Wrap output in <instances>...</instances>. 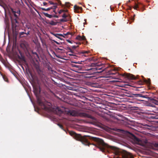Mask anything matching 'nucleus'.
<instances>
[{"label":"nucleus","mask_w":158,"mask_h":158,"mask_svg":"<svg viewBox=\"0 0 158 158\" xmlns=\"http://www.w3.org/2000/svg\"><path fill=\"white\" fill-rule=\"evenodd\" d=\"M70 134L73 136L75 139L77 140L81 141L83 144L85 145L89 146L91 145L88 139L86 138V137H89V139L96 142L95 145L100 150L103 152H110L112 150H114V147L109 146L105 143L103 140L99 138L90 136L88 135H84L83 136L79 134H76L73 131H71L69 132Z\"/></svg>","instance_id":"obj_1"},{"label":"nucleus","mask_w":158,"mask_h":158,"mask_svg":"<svg viewBox=\"0 0 158 158\" xmlns=\"http://www.w3.org/2000/svg\"><path fill=\"white\" fill-rule=\"evenodd\" d=\"M106 72L108 73V74L110 75H116V76L120 75L115 69L114 68L109 67L108 66ZM120 75L129 79L136 80L137 79L136 77L135 76L130 73H124Z\"/></svg>","instance_id":"obj_2"},{"label":"nucleus","mask_w":158,"mask_h":158,"mask_svg":"<svg viewBox=\"0 0 158 158\" xmlns=\"http://www.w3.org/2000/svg\"><path fill=\"white\" fill-rule=\"evenodd\" d=\"M11 11L15 17V19H11L12 27L13 30H16L17 27L20 25V22L18 20V16L20 15V10L19 9H18L17 11H15L13 9L11 8Z\"/></svg>","instance_id":"obj_3"},{"label":"nucleus","mask_w":158,"mask_h":158,"mask_svg":"<svg viewBox=\"0 0 158 158\" xmlns=\"http://www.w3.org/2000/svg\"><path fill=\"white\" fill-rule=\"evenodd\" d=\"M34 66L36 70L40 79L42 82L43 84L46 85L47 83L46 80L47 77L44 74V73L40 69L38 64L34 63Z\"/></svg>","instance_id":"obj_4"},{"label":"nucleus","mask_w":158,"mask_h":158,"mask_svg":"<svg viewBox=\"0 0 158 158\" xmlns=\"http://www.w3.org/2000/svg\"><path fill=\"white\" fill-rule=\"evenodd\" d=\"M91 66H94L95 67L94 68H90L89 69H88V70H92L94 72L91 73L92 74H93L95 72V71L97 70H101V71H99V72H101L103 71H106L107 70V66L108 65H106L105 66L103 64L101 63H93L91 64Z\"/></svg>","instance_id":"obj_5"},{"label":"nucleus","mask_w":158,"mask_h":158,"mask_svg":"<svg viewBox=\"0 0 158 158\" xmlns=\"http://www.w3.org/2000/svg\"><path fill=\"white\" fill-rule=\"evenodd\" d=\"M34 92L37 101V102L39 105L42 107V108L44 110L47 109L46 106V102H44L41 99L39 95L40 93V90L39 88L37 87H34Z\"/></svg>","instance_id":"obj_6"},{"label":"nucleus","mask_w":158,"mask_h":158,"mask_svg":"<svg viewBox=\"0 0 158 158\" xmlns=\"http://www.w3.org/2000/svg\"><path fill=\"white\" fill-rule=\"evenodd\" d=\"M122 155L123 158H134L131 154L124 150L122 152Z\"/></svg>","instance_id":"obj_7"},{"label":"nucleus","mask_w":158,"mask_h":158,"mask_svg":"<svg viewBox=\"0 0 158 158\" xmlns=\"http://www.w3.org/2000/svg\"><path fill=\"white\" fill-rule=\"evenodd\" d=\"M67 114L70 116H75L77 115V113L73 110H69L67 112Z\"/></svg>","instance_id":"obj_8"},{"label":"nucleus","mask_w":158,"mask_h":158,"mask_svg":"<svg viewBox=\"0 0 158 158\" xmlns=\"http://www.w3.org/2000/svg\"><path fill=\"white\" fill-rule=\"evenodd\" d=\"M74 11L79 13L82 10V8L81 7H79L77 5H75L74 6Z\"/></svg>","instance_id":"obj_9"},{"label":"nucleus","mask_w":158,"mask_h":158,"mask_svg":"<svg viewBox=\"0 0 158 158\" xmlns=\"http://www.w3.org/2000/svg\"><path fill=\"white\" fill-rule=\"evenodd\" d=\"M130 135V137L134 141L136 142H139L140 140L139 139L137 138L136 136H135L133 134L129 132H128Z\"/></svg>","instance_id":"obj_10"},{"label":"nucleus","mask_w":158,"mask_h":158,"mask_svg":"<svg viewBox=\"0 0 158 158\" xmlns=\"http://www.w3.org/2000/svg\"><path fill=\"white\" fill-rule=\"evenodd\" d=\"M80 115L82 117H87L89 118H91L92 116L85 113H80Z\"/></svg>","instance_id":"obj_11"},{"label":"nucleus","mask_w":158,"mask_h":158,"mask_svg":"<svg viewBox=\"0 0 158 158\" xmlns=\"http://www.w3.org/2000/svg\"><path fill=\"white\" fill-rule=\"evenodd\" d=\"M134 97H141L144 98H147V95H143L141 94H134Z\"/></svg>","instance_id":"obj_12"},{"label":"nucleus","mask_w":158,"mask_h":158,"mask_svg":"<svg viewBox=\"0 0 158 158\" xmlns=\"http://www.w3.org/2000/svg\"><path fill=\"white\" fill-rule=\"evenodd\" d=\"M19 53L20 54V55L19 56V55H18V58L19 59L21 60H22L24 62H25L26 60H25V58L24 56L23 55H22L21 52L20 51H19Z\"/></svg>","instance_id":"obj_13"},{"label":"nucleus","mask_w":158,"mask_h":158,"mask_svg":"<svg viewBox=\"0 0 158 158\" xmlns=\"http://www.w3.org/2000/svg\"><path fill=\"white\" fill-rule=\"evenodd\" d=\"M54 6H52L50 8H51V9H52L53 10V11L55 13V14H56V13L55 12V10L57 7V3H55L54 4Z\"/></svg>","instance_id":"obj_14"},{"label":"nucleus","mask_w":158,"mask_h":158,"mask_svg":"<svg viewBox=\"0 0 158 158\" xmlns=\"http://www.w3.org/2000/svg\"><path fill=\"white\" fill-rule=\"evenodd\" d=\"M71 18V17H69L68 18L62 19L60 20L61 22H66L69 21Z\"/></svg>","instance_id":"obj_15"},{"label":"nucleus","mask_w":158,"mask_h":158,"mask_svg":"<svg viewBox=\"0 0 158 158\" xmlns=\"http://www.w3.org/2000/svg\"><path fill=\"white\" fill-rule=\"evenodd\" d=\"M43 13L45 15V16L49 18H51L53 17L52 15H49L46 13L43 12Z\"/></svg>","instance_id":"obj_16"},{"label":"nucleus","mask_w":158,"mask_h":158,"mask_svg":"<svg viewBox=\"0 0 158 158\" xmlns=\"http://www.w3.org/2000/svg\"><path fill=\"white\" fill-rule=\"evenodd\" d=\"M48 23L51 25H55L57 24V23L53 21H51L50 22H49Z\"/></svg>","instance_id":"obj_17"},{"label":"nucleus","mask_w":158,"mask_h":158,"mask_svg":"<svg viewBox=\"0 0 158 158\" xmlns=\"http://www.w3.org/2000/svg\"><path fill=\"white\" fill-rule=\"evenodd\" d=\"M151 100L152 101V102L154 103L155 104L158 105V101L157 100L153 99H152Z\"/></svg>","instance_id":"obj_18"},{"label":"nucleus","mask_w":158,"mask_h":158,"mask_svg":"<svg viewBox=\"0 0 158 158\" xmlns=\"http://www.w3.org/2000/svg\"><path fill=\"white\" fill-rule=\"evenodd\" d=\"M0 6L4 8L5 4L2 0H0Z\"/></svg>","instance_id":"obj_19"},{"label":"nucleus","mask_w":158,"mask_h":158,"mask_svg":"<svg viewBox=\"0 0 158 158\" xmlns=\"http://www.w3.org/2000/svg\"><path fill=\"white\" fill-rule=\"evenodd\" d=\"M26 34V33L23 32H20L19 33L20 37H25L26 36H25L23 35H24V34Z\"/></svg>","instance_id":"obj_20"},{"label":"nucleus","mask_w":158,"mask_h":158,"mask_svg":"<svg viewBox=\"0 0 158 158\" xmlns=\"http://www.w3.org/2000/svg\"><path fill=\"white\" fill-rule=\"evenodd\" d=\"M62 17L65 19L68 18L69 17H70V16L67 15H66L64 13L62 15Z\"/></svg>","instance_id":"obj_21"},{"label":"nucleus","mask_w":158,"mask_h":158,"mask_svg":"<svg viewBox=\"0 0 158 158\" xmlns=\"http://www.w3.org/2000/svg\"><path fill=\"white\" fill-rule=\"evenodd\" d=\"M107 38L106 37H104L102 40V41L104 43H106L107 42Z\"/></svg>","instance_id":"obj_22"},{"label":"nucleus","mask_w":158,"mask_h":158,"mask_svg":"<svg viewBox=\"0 0 158 158\" xmlns=\"http://www.w3.org/2000/svg\"><path fill=\"white\" fill-rule=\"evenodd\" d=\"M150 118L152 119H158V116L157 115L152 116Z\"/></svg>","instance_id":"obj_23"},{"label":"nucleus","mask_w":158,"mask_h":158,"mask_svg":"<svg viewBox=\"0 0 158 158\" xmlns=\"http://www.w3.org/2000/svg\"><path fill=\"white\" fill-rule=\"evenodd\" d=\"M72 66L74 67H76L77 68H78V69H79L81 67L79 65H77L75 64H72Z\"/></svg>","instance_id":"obj_24"},{"label":"nucleus","mask_w":158,"mask_h":158,"mask_svg":"<svg viewBox=\"0 0 158 158\" xmlns=\"http://www.w3.org/2000/svg\"><path fill=\"white\" fill-rule=\"evenodd\" d=\"M153 111L156 113H158V108H155Z\"/></svg>","instance_id":"obj_25"},{"label":"nucleus","mask_w":158,"mask_h":158,"mask_svg":"<svg viewBox=\"0 0 158 158\" xmlns=\"http://www.w3.org/2000/svg\"><path fill=\"white\" fill-rule=\"evenodd\" d=\"M76 39L79 40H81V36L78 35L76 37Z\"/></svg>","instance_id":"obj_26"},{"label":"nucleus","mask_w":158,"mask_h":158,"mask_svg":"<svg viewBox=\"0 0 158 158\" xmlns=\"http://www.w3.org/2000/svg\"><path fill=\"white\" fill-rule=\"evenodd\" d=\"M138 8V5L135 3V6L134 7V8L135 9L137 10V9Z\"/></svg>","instance_id":"obj_27"},{"label":"nucleus","mask_w":158,"mask_h":158,"mask_svg":"<svg viewBox=\"0 0 158 158\" xmlns=\"http://www.w3.org/2000/svg\"><path fill=\"white\" fill-rule=\"evenodd\" d=\"M86 40L85 37V36H81V40Z\"/></svg>","instance_id":"obj_28"},{"label":"nucleus","mask_w":158,"mask_h":158,"mask_svg":"<svg viewBox=\"0 0 158 158\" xmlns=\"http://www.w3.org/2000/svg\"><path fill=\"white\" fill-rule=\"evenodd\" d=\"M65 11V10H61L59 11V13L60 14H61L62 12H64Z\"/></svg>","instance_id":"obj_29"},{"label":"nucleus","mask_w":158,"mask_h":158,"mask_svg":"<svg viewBox=\"0 0 158 158\" xmlns=\"http://www.w3.org/2000/svg\"><path fill=\"white\" fill-rule=\"evenodd\" d=\"M56 35H58V36H62V37H64V36L62 34H56Z\"/></svg>","instance_id":"obj_30"},{"label":"nucleus","mask_w":158,"mask_h":158,"mask_svg":"<svg viewBox=\"0 0 158 158\" xmlns=\"http://www.w3.org/2000/svg\"><path fill=\"white\" fill-rule=\"evenodd\" d=\"M58 125L61 129H63V126L62 125L60 124H58Z\"/></svg>","instance_id":"obj_31"},{"label":"nucleus","mask_w":158,"mask_h":158,"mask_svg":"<svg viewBox=\"0 0 158 158\" xmlns=\"http://www.w3.org/2000/svg\"><path fill=\"white\" fill-rule=\"evenodd\" d=\"M69 52L72 53L73 54H74V55L76 54L75 53L74 51L72 49L70 50V51Z\"/></svg>","instance_id":"obj_32"},{"label":"nucleus","mask_w":158,"mask_h":158,"mask_svg":"<svg viewBox=\"0 0 158 158\" xmlns=\"http://www.w3.org/2000/svg\"><path fill=\"white\" fill-rule=\"evenodd\" d=\"M54 35H55V36L57 38H59V39H60V40H62V39H61V38H60V37H59V36H58V35H56V34H54Z\"/></svg>","instance_id":"obj_33"},{"label":"nucleus","mask_w":158,"mask_h":158,"mask_svg":"<svg viewBox=\"0 0 158 158\" xmlns=\"http://www.w3.org/2000/svg\"><path fill=\"white\" fill-rule=\"evenodd\" d=\"M49 3L51 5H54L55 4V3H54L52 1H49Z\"/></svg>","instance_id":"obj_34"},{"label":"nucleus","mask_w":158,"mask_h":158,"mask_svg":"<svg viewBox=\"0 0 158 158\" xmlns=\"http://www.w3.org/2000/svg\"><path fill=\"white\" fill-rule=\"evenodd\" d=\"M154 145L155 147L158 148V143H155Z\"/></svg>","instance_id":"obj_35"},{"label":"nucleus","mask_w":158,"mask_h":158,"mask_svg":"<svg viewBox=\"0 0 158 158\" xmlns=\"http://www.w3.org/2000/svg\"><path fill=\"white\" fill-rule=\"evenodd\" d=\"M78 47V46H73L72 47V48L74 49H75Z\"/></svg>","instance_id":"obj_36"},{"label":"nucleus","mask_w":158,"mask_h":158,"mask_svg":"<svg viewBox=\"0 0 158 158\" xmlns=\"http://www.w3.org/2000/svg\"><path fill=\"white\" fill-rule=\"evenodd\" d=\"M9 70H10V72L13 74V75H14V73H14V72H13L11 70V69H10V68H9Z\"/></svg>","instance_id":"obj_37"},{"label":"nucleus","mask_w":158,"mask_h":158,"mask_svg":"<svg viewBox=\"0 0 158 158\" xmlns=\"http://www.w3.org/2000/svg\"><path fill=\"white\" fill-rule=\"evenodd\" d=\"M51 10V8L50 7L48 8L47 9H45V11H48L50 10Z\"/></svg>","instance_id":"obj_38"},{"label":"nucleus","mask_w":158,"mask_h":158,"mask_svg":"<svg viewBox=\"0 0 158 158\" xmlns=\"http://www.w3.org/2000/svg\"><path fill=\"white\" fill-rule=\"evenodd\" d=\"M33 54H35L37 57L39 58L38 55L37 53L35 52Z\"/></svg>","instance_id":"obj_39"},{"label":"nucleus","mask_w":158,"mask_h":158,"mask_svg":"<svg viewBox=\"0 0 158 158\" xmlns=\"http://www.w3.org/2000/svg\"><path fill=\"white\" fill-rule=\"evenodd\" d=\"M67 41L69 43H71V44H72L73 43V42H72V41L70 40H67Z\"/></svg>","instance_id":"obj_40"},{"label":"nucleus","mask_w":158,"mask_h":158,"mask_svg":"<svg viewBox=\"0 0 158 158\" xmlns=\"http://www.w3.org/2000/svg\"><path fill=\"white\" fill-rule=\"evenodd\" d=\"M30 31H28L27 33H26V34H25L27 35H29L30 34Z\"/></svg>","instance_id":"obj_41"},{"label":"nucleus","mask_w":158,"mask_h":158,"mask_svg":"<svg viewBox=\"0 0 158 158\" xmlns=\"http://www.w3.org/2000/svg\"><path fill=\"white\" fill-rule=\"evenodd\" d=\"M53 41L56 44H60V43L58 42H57L56 41H55V40H53Z\"/></svg>","instance_id":"obj_42"},{"label":"nucleus","mask_w":158,"mask_h":158,"mask_svg":"<svg viewBox=\"0 0 158 158\" xmlns=\"http://www.w3.org/2000/svg\"><path fill=\"white\" fill-rule=\"evenodd\" d=\"M43 4L44 6H46V5L47 4V3L44 2H43Z\"/></svg>","instance_id":"obj_43"},{"label":"nucleus","mask_w":158,"mask_h":158,"mask_svg":"<svg viewBox=\"0 0 158 158\" xmlns=\"http://www.w3.org/2000/svg\"><path fill=\"white\" fill-rule=\"evenodd\" d=\"M69 55L70 56H75V55L74 54H73L71 53H70V54H69Z\"/></svg>","instance_id":"obj_44"},{"label":"nucleus","mask_w":158,"mask_h":158,"mask_svg":"<svg viewBox=\"0 0 158 158\" xmlns=\"http://www.w3.org/2000/svg\"><path fill=\"white\" fill-rule=\"evenodd\" d=\"M42 10H43L45 11V8H40Z\"/></svg>","instance_id":"obj_45"},{"label":"nucleus","mask_w":158,"mask_h":158,"mask_svg":"<svg viewBox=\"0 0 158 158\" xmlns=\"http://www.w3.org/2000/svg\"><path fill=\"white\" fill-rule=\"evenodd\" d=\"M53 16L54 17L56 18H58V16L57 15H54Z\"/></svg>","instance_id":"obj_46"},{"label":"nucleus","mask_w":158,"mask_h":158,"mask_svg":"<svg viewBox=\"0 0 158 158\" xmlns=\"http://www.w3.org/2000/svg\"><path fill=\"white\" fill-rule=\"evenodd\" d=\"M69 34V33L68 32L66 34H65V36L68 35Z\"/></svg>","instance_id":"obj_47"},{"label":"nucleus","mask_w":158,"mask_h":158,"mask_svg":"<svg viewBox=\"0 0 158 158\" xmlns=\"http://www.w3.org/2000/svg\"><path fill=\"white\" fill-rule=\"evenodd\" d=\"M56 56L58 58H60L59 56L57 55H56Z\"/></svg>","instance_id":"obj_48"},{"label":"nucleus","mask_w":158,"mask_h":158,"mask_svg":"<svg viewBox=\"0 0 158 158\" xmlns=\"http://www.w3.org/2000/svg\"><path fill=\"white\" fill-rule=\"evenodd\" d=\"M77 44H81V43L80 42L77 43Z\"/></svg>","instance_id":"obj_49"},{"label":"nucleus","mask_w":158,"mask_h":158,"mask_svg":"<svg viewBox=\"0 0 158 158\" xmlns=\"http://www.w3.org/2000/svg\"><path fill=\"white\" fill-rule=\"evenodd\" d=\"M58 49L59 50H62L60 48H58Z\"/></svg>","instance_id":"obj_50"},{"label":"nucleus","mask_w":158,"mask_h":158,"mask_svg":"<svg viewBox=\"0 0 158 158\" xmlns=\"http://www.w3.org/2000/svg\"><path fill=\"white\" fill-rule=\"evenodd\" d=\"M148 114H152V113H150V112H149V113H148Z\"/></svg>","instance_id":"obj_51"},{"label":"nucleus","mask_w":158,"mask_h":158,"mask_svg":"<svg viewBox=\"0 0 158 158\" xmlns=\"http://www.w3.org/2000/svg\"><path fill=\"white\" fill-rule=\"evenodd\" d=\"M154 106H154V105H153V106H152V107H155Z\"/></svg>","instance_id":"obj_52"},{"label":"nucleus","mask_w":158,"mask_h":158,"mask_svg":"<svg viewBox=\"0 0 158 158\" xmlns=\"http://www.w3.org/2000/svg\"><path fill=\"white\" fill-rule=\"evenodd\" d=\"M59 2H60V4H61V2H60V1Z\"/></svg>","instance_id":"obj_53"},{"label":"nucleus","mask_w":158,"mask_h":158,"mask_svg":"<svg viewBox=\"0 0 158 158\" xmlns=\"http://www.w3.org/2000/svg\"><path fill=\"white\" fill-rule=\"evenodd\" d=\"M60 112H62V111L60 110Z\"/></svg>","instance_id":"obj_54"},{"label":"nucleus","mask_w":158,"mask_h":158,"mask_svg":"<svg viewBox=\"0 0 158 158\" xmlns=\"http://www.w3.org/2000/svg\"><path fill=\"white\" fill-rule=\"evenodd\" d=\"M65 34H64V35H65Z\"/></svg>","instance_id":"obj_55"}]
</instances>
